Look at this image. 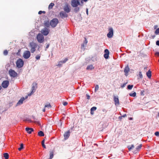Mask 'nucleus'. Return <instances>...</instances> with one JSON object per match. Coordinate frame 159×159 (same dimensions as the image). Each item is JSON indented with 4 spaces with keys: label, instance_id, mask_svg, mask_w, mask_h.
I'll return each mask as SVG.
<instances>
[{
    "label": "nucleus",
    "instance_id": "nucleus-17",
    "mask_svg": "<svg viewBox=\"0 0 159 159\" xmlns=\"http://www.w3.org/2000/svg\"><path fill=\"white\" fill-rule=\"evenodd\" d=\"M129 71V68L128 66L125 67L124 70V72L125 73V75L127 76L128 75V73Z\"/></svg>",
    "mask_w": 159,
    "mask_h": 159
},
{
    "label": "nucleus",
    "instance_id": "nucleus-52",
    "mask_svg": "<svg viewBox=\"0 0 159 159\" xmlns=\"http://www.w3.org/2000/svg\"><path fill=\"white\" fill-rule=\"evenodd\" d=\"M42 13V11H39V12H38V14H41Z\"/></svg>",
    "mask_w": 159,
    "mask_h": 159
},
{
    "label": "nucleus",
    "instance_id": "nucleus-6",
    "mask_svg": "<svg viewBox=\"0 0 159 159\" xmlns=\"http://www.w3.org/2000/svg\"><path fill=\"white\" fill-rule=\"evenodd\" d=\"M109 32L107 34V36L109 38H111L113 35V30L112 27H110L108 29Z\"/></svg>",
    "mask_w": 159,
    "mask_h": 159
},
{
    "label": "nucleus",
    "instance_id": "nucleus-63",
    "mask_svg": "<svg viewBox=\"0 0 159 159\" xmlns=\"http://www.w3.org/2000/svg\"><path fill=\"white\" fill-rule=\"evenodd\" d=\"M42 13H45V12L44 11H42Z\"/></svg>",
    "mask_w": 159,
    "mask_h": 159
},
{
    "label": "nucleus",
    "instance_id": "nucleus-53",
    "mask_svg": "<svg viewBox=\"0 0 159 159\" xmlns=\"http://www.w3.org/2000/svg\"><path fill=\"white\" fill-rule=\"evenodd\" d=\"M42 146L45 148H46V146L44 144H42Z\"/></svg>",
    "mask_w": 159,
    "mask_h": 159
},
{
    "label": "nucleus",
    "instance_id": "nucleus-42",
    "mask_svg": "<svg viewBox=\"0 0 159 159\" xmlns=\"http://www.w3.org/2000/svg\"><path fill=\"white\" fill-rule=\"evenodd\" d=\"M126 84H127V83H124L122 85H121V87L122 88H124V87H125V85H126Z\"/></svg>",
    "mask_w": 159,
    "mask_h": 159
},
{
    "label": "nucleus",
    "instance_id": "nucleus-30",
    "mask_svg": "<svg viewBox=\"0 0 159 159\" xmlns=\"http://www.w3.org/2000/svg\"><path fill=\"white\" fill-rule=\"evenodd\" d=\"M68 60V59L67 58H66L63 61H60V62H61V63H65Z\"/></svg>",
    "mask_w": 159,
    "mask_h": 159
},
{
    "label": "nucleus",
    "instance_id": "nucleus-36",
    "mask_svg": "<svg viewBox=\"0 0 159 159\" xmlns=\"http://www.w3.org/2000/svg\"><path fill=\"white\" fill-rule=\"evenodd\" d=\"M155 33L156 34H157L159 33V28L156 30Z\"/></svg>",
    "mask_w": 159,
    "mask_h": 159
},
{
    "label": "nucleus",
    "instance_id": "nucleus-22",
    "mask_svg": "<svg viewBox=\"0 0 159 159\" xmlns=\"http://www.w3.org/2000/svg\"><path fill=\"white\" fill-rule=\"evenodd\" d=\"M25 100V98H21L20 100L17 103L18 105H20L23 103V101Z\"/></svg>",
    "mask_w": 159,
    "mask_h": 159
},
{
    "label": "nucleus",
    "instance_id": "nucleus-51",
    "mask_svg": "<svg viewBox=\"0 0 159 159\" xmlns=\"http://www.w3.org/2000/svg\"><path fill=\"white\" fill-rule=\"evenodd\" d=\"M61 62H60V61L59 62V63L58 64L57 66H61Z\"/></svg>",
    "mask_w": 159,
    "mask_h": 159
},
{
    "label": "nucleus",
    "instance_id": "nucleus-18",
    "mask_svg": "<svg viewBox=\"0 0 159 159\" xmlns=\"http://www.w3.org/2000/svg\"><path fill=\"white\" fill-rule=\"evenodd\" d=\"M25 130L29 134H30L32 131H34V129L32 128L26 127L25 128Z\"/></svg>",
    "mask_w": 159,
    "mask_h": 159
},
{
    "label": "nucleus",
    "instance_id": "nucleus-4",
    "mask_svg": "<svg viewBox=\"0 0 159 159\" xmlns=\"http://www.w3.org/2000/svg\"><path fill=\"white\" fill-rule=\"evenodd\" d=\"M16 65L18 68H20L24 65V61L22 59H19L16 62Z\"/></svg>",
    "mask_w": 159,
    "mask_h": 159
},
{
    "label": "nucleus",
    "instance_id": "nucleus-55",
    "mask_svg": "<svg viewBox=\"0 0 159 159\" xmlns=\"http://www.w3.org/2000/svg\"><path fill=\"white\" fill-rule=\"evenodd\" d=\"M93 111H90V113H91V115H93V114H94V112H93Z\"/></svg>",
    "mask_w": 159,
    "mask_h": 159
},
{
    "label": "nucleus",
    "instance_id": "nucleus-64",
    "mask_svg": "<svg viewBox=\"0 0 159 159\" xmlns=\"http://www.w3.org/2000/svg\"><path fill=\"white\" fill-rule=\"evenodd\" d=\"M2 88L1 86L0 85V90Z\"/></svg>",
    "mask_w": 159,
    "mask_h": 159
},
{
    "label": "nucleus",
    "instance_id": "nucleus-57",
    "mask_svg": "<svg viewBox=\"0 0 159 159\" xmlns=\"http://www.w3.org/2000/svg\"><path fill=\"white\" fill-rule=\"evenodd\" d=\"M126 116V114H124V115H123L122 116V117H125V116Z\"/></svg>",
    "mask_w": 159,
    "mask_h": 159
},
{
    "label": "nucleus",
    "instance_id": "nucleus-2",
    "mask_svg": "<svg viewBox=\"0 0 159 159\" xmlns=\"http://www.w3.org/2000/svg\"><path fill=\"white\" fill-rule=\"evenodd\" d=\"M39 43H42L44 41V37L41 33H39L36 37Z\"/></svg>",
    "mask_w": 159,
    "mask_h": 159
},
{
    "label": "nucleus",
    "instance_id": "nucleus-49",
    "mask_svg": "<svg viewBox=\"0 0 159 159\" xmlns=\"http://www.w3.org/2000/svg\"><path fill=\"white\" fill-rule=\"evenodd\" d=\"M86 12L87 14L88 15V8H86Z\"/></svg>",
    "mask_w": 159,
    "mask_h": 159
},
{
    "label": "nucleus",
    "instance_id": "nucleus-50",
    "mask_svg": "<svg viewBox=\"0 0 159 159\" xmlns=\"http://www.w3.org/2000/svg\"><path fill=\"white\" fill-rule=\"evenodd\" d=\"M102 111L106 113L107 112V110L106 109H103L102 110Z\"/></svg>",
    "mask_w": 159,
    "mask_h": 159
},
{
    "label": "nucleus",
    "instance_id": "nucleus-59",
    "mask_svg": "<svg viewBox=\"0 0 159 159\" xmlns=\"http://www.w3.org/2000/svg\"><path fill=\"white\" fill-rule=\"evenodd\" d=\"M83 0H82V1H81V3H82V4H83Z\"/></svg>",
    "mask_w": 159,
    "mask_h": 159
},
{
    "label": "nucleus",
    "instance_id": "nucleus-37",
    "mask_svg": "<svg viewBox=\"0 0 159 159\" xmlns=\"http://www.w3.org/2000/svg\"><path fill=\"white\" fill-rule=\"evenodd\" d=\"M99 89V86L98 85H96L95 89V91H97Z\"/></svg>",
    "mask_w": 159,
    "mask_h": 159
},
{
    "label": "nucleus",
    "instance_id": "nucleus-16",
    "mask_svg": "<svg viewBox=\"0 0 159 159\" xmlns=\"http://www.w3.org/2000/svg\"><path fill=\"white\" fill-rule=\"evenodd\" d=\"M60 15L62 18L66 17L68 15L64 11H61L60 13Z\"/></svg>",
    "mask_w": 159,
    "mask_h": 159
},
{
    "label": "nucleus",
    "instance_id": "nucleus-33",
    "mask_svg": "<svg viewBox=\"0 0 159 159\" xmlns=\"http://www.w3.org/2000/svg\"><path fill=\"white\" fill-rule=\"evenodd\" d=\"M133 87V85H129L128 86L127 88L128 89H129V90H130Z\"/></svg>",
    "mask_w": 159,
    "mask_h": 159
},
{
    "label": "nucleus",
    "instance_id": "nucleus-23",
    "mask_svg": "<svg viewBox=\"0 0 159 159\" xmlns=\"http://www.w3.org/2000/svg\"><path fill=\"white\" fill-rule=\"evenodd\" d=\"M146 75L148 78H151V71L150 70H148V71L147 72Z\"/></svg>",
    "mask_w": 159,
    "mask_h": 159
},
{
    "label": "nucleus",
    "instance_id": "nucleus-48",
    "mask_svg": "<svg viewBox=\"0 0 159 159\" xmlns=\"http://www.w3.org/2000/svg\"><path fill=\"white\" fill-rule=\"evenodd\" d=\"M20 148H21L22 149L23 148V144L21 143V144H20Z\"/></svg>",
    "mask_w": 159,
    "mask_h": 159
},
{
    "label": "nucleus",
    "instance_id": "nucleus-3",
    "mask_svg": "<svg viewBox=\"0 0 159 159\" xmlns=\"http://www.w3.org/2000/svg\"><path fill=\"white\" fill-rule=\"evenodd\" d=\"M58 23V20L57 18L52 19L50 22V24L52 27H55Z\"/></svg>",
    "mask_w": 159,
    "mask_h": 159
},
{
    "label": "nucleus",
    "instance_id": "nucleus-27",
    "mask_svg": "<svg viewBox=\"0 0 159 159\" xmlns=\"http://www.w3.org/2000/svg\"><path fill=\"white\" fill-rule=\"evenodd\" d=\"M38 135L39 136H44L43 132L41 131H40L38 132Z\"/></svg>",
    "mask_w": 159,
    "mask_h": 159
},
{
    "label": "nucleus",
    "instance_id": "nucleus-54",
    "mask_svg": "<svg viewBox=\"0 0 159 159\" xmlns=\"http://www.w3.org/2000/svg\"><path fill=\"white\" fill-rule=\"evenodd\" d=\"M44 141L45 139H43L42 142V144H44Z\"/></svg>",
    "mask_w": 159,
    "mask_h": 159
},
{
    "label": "nucleus",
    "instance_id": "nucleus-60",
    "mask_svg": "<svg viewBox=\"0 0 159 159\" xmlns=\"http://www.w3.org/2000/svg\"><path fill=\"white\" fill-rule=\"evenodd\" d=\"M157 25L155 26L154 27V29H156L157 28Z\"/></svg>",
    "mask_w": 159,
    "mask_h": 159
},
{
    "label": "nucleus",
    "instance_id": "nucleus-31",
    "mask_svg": "<svg viewBox=\"0 0 159 159\" xmlns=\"http://www.w3.org/2000/svg\"><path fill=\"white\" fill-rule=\"evenodd\" d=\"M97 109V107H92L91 108L90 111H95Z\"/></svg>",
    "mask_w": 159,
    "mask_h": 159
},
{
    "label": "nucleus",
    "instance_id": "nucleus-38",
    "mask_svg": "<svg viewBox=\"0 0 159 159\" xmlns=\"http://www.w3.org/2000/svg\"><path fill=\"white\" fill-rule=\"evenodd\" d=\"M139 75L140 78H143V75L142 74V73H141V71L139 72Z\"/></svg>",
    "mask_w": 159,
    "mask_h": 159
},
{
    "label": "nucleus",
    "instance_id": "nucleus-44",
    "mask_svg": "<svg viewBox=\"0 0 159 159\" xmlns=\"http://www.w3.org/2000/svg\"><path fill=\"white\" fill-rule=\"evenodd\" d=\"M156 44L157 45L159 46V40L157 41L156 42Z\"/></svg>",
    "mask_w": 159,
    "mask_h": 159
},
{
    "label": "nucleus",
    "instance_id": "nucleus-46",
    "mask_svg": "<svg viewBox=\"0 0 159 159\" xmlns=\"http://www.w3.org/2000/svg\"><path fill=\"white\" fill-rule=\"evenodd\" d=\"M86 96H87V99H89L90 98V96L89 95H88L87 94L86 95Z\"/></svg>",
    "mask_w": 159,
    "mask_h": 159
},
{
    "label": "nucleus",
    "instance_id": "nucleus-58",
    "mask_svg": "<svg viewBox=\"0 0 159 159\" xmlns=\"http://www.w3.org/2000/svg\"><path fill=\"white\" fill-rule=\"evenodd\" d=\"M45 108H44L43 110V112H45Z\"/></svg>",
    "mask_w": 159,
    "mask_h": 159
},
{
    "label": "nucleus",
    "instance_id": "nucleus-14",
    "mask_svg": "<svg viewBox=\"0 0 159 159\" xmlns=\"http://www.w3.org/2000/svg\"><path fill=\"white\" fill-rule=\"evenodd\" d=\"M64 10L67 13H69L70 11V9L69 8V6L68 4L65 5Z\"/></svg>",
    "mask_w": 159,
    "mask_h": 159
},
{
    "label": "nucleus",
    "instance_id": "nucleus-15",
    "mask_svg": "<svg viewBox=\"0 0 159 159\" xmlns=\"http://www.w3.org/2000/svg\"><path fill=\"white\" fill-rule=\"evenodd\" d=\"M70 135V132L69 130H68L66 132H65L64 135V139H67L69 138Z\"/></svg>",
    "mask_w": 159,
    "mask_h": 159
},
{
    "label": "nucleus",
    "instance_id": "nucleus-1",
    "mask_svg": "<svg viewBox=\"0 0 159 159\" xmlns=\"http://www.w3.org/2000/svg\"><path fill=\"white\" fill-rule=\"evenodd\" d=\"M38 46V44L33 42H30L29 43V47L30 48V51L32 53H34L35 51L36 48Z\"/></svg>",
    "mask_w": 159,
    "mask_h": 159
},
{
    "label": "nucleus",
    "instance_id": "nucleus-28",
    "mask_svg": "<svg viewBox=\"0 0 159 159\" xmlns=\"http://www.w3.org/2000/svg\"><path fill=\"white\" fill-rule=\"evenodd\" d=\"M4 157L5 159H8L9 158V154L8 153H5L3 154Z\"/></svg>",
    "mask_w": 159,
    "mask_h": 159
},
{
    "label": "nucleus",
    "instance_id": "nucleus-26",
    "mask_svg": "<svg viewBox=\"0 0 159 159\" xmlns=\"http://www.w3.org/2000/svg\"><path fill=\"white\" fill-rule=\"evenodd\" d=\"M54 4L53 3H51L48 6V8L49 10L51 9L54 6Z\"/></svg>",
    "mask_w": 159,
    "mask_h": 159
},
{
    "label": "nucleus",
    "instance_id": "nucleus-5",
    "mask_svg": "<svg viewBox=\"0 0 159 159\" xmlns=\"http://www.w3.org/2000/svg\"><path fill=\"white\" fill-rule=\"evenodd\" d=\"M80 5V1L78 0H72L71 2V5L73 7H76Z\"/></svg>",
    "mask_w": 159,
    "mask_h": 159
},
{
    "label": "nucleus",
    "instance_id": "nucleus-34",
    "mask_svg": "<svg viewBox=\"0 0 159 159\" xmlns=\"http://www.w3.org/2000/svg\"><path fill=\"white\" fill-rule=\"evenodd\" d=\"M45 107H51V106L50 103L46 105L45 106Z\"/></svg>",
    "mask_w": 159,
    "mask_h": 159
},
{
    "label": "nucleus",
    "instance_id": "nucleus-10",
    "mask_svg": "<svg viewBox=\"0 0 159 159\" xmlns=\"http://www.w3.org/2000/svg\"><path fill=\"white\" fill-rule=\"evenodd\" d=\"M41 32L42 34L46 36L49 33V31L48 29L47 28H45L43 29H42Z\"/></svg>",
    "mask_w": 159,
    "mask_h": 159
},
{
    "label": "nucleus",
    "instance_id": "nucleus-9",
    "mask_svg": "<svg viewBox=\"0 0 159 159\" xmlns=\"http://www.w3.org/2000/svg\"><path fill=\"white\" fill-rule=\"evenodd\" d=\"M32 85L33 86L32 88V92L30 94H28V95L29 96H30L32 93L34 92L36 90L35 88L37 87V84L36 83H33Z\"/></svg>",
    "mask_w": 159,
    "mask_h": 159
},
{
    "label": "nucleus",
    "instance_id": "nucleus-61",
    "mask_svg": "<svg viewBox=\"0 0 159 159\" xmlns=\"http://www.w3.org/2000/svg\"><path fill=\"white\" fill-rule=\"evenodd\" d=\"M39 48H40V47H39V46H38V51H39Z\"/></svg>",
    "mask_w": 159,
    "mask_h": 159
},
{
    "label": "nucleus",
    "instance_id": "nucleus-43",
    "mask_svg": "<svg viewBox=\"0 0 159 159\" xmlns=\"http://www.w3.org/2000/svg\"><path fill=\"white\" fill-rule=\"evenodd\" d=\"M67 104L68 103L67 102H63V104L65 106L67 105Z\"/></svg>",
    "mask_w": 159,
    "mask_h": 159
},
{
    "label": "nucleus",
    "instance_id": "nucleus-39",
    "mask_svg": "<svg viewBox=\"0 0 159 159\" xmlns=\"http://www.w3.org/2000/svg\"><path fill=\"white\" fill-rule=\"evenodd\" d=\"M145 91L144 90H143L141 91L140 94L141 95L144 96V93Z\"/></svg>",
    "mask_w": 159,
    "mask_h": 159
},
{
    "label": "nucleus",
    "instance_id": "nucleus-20",
    "mask_svg": "<svg viewBox=\"0 0 159 159\" xmlns=\"http://www.w3.org/2000/svg\"><path fill=\"white\" fill-rule=\"evenodd\" d=\"M54 150H52L51 151H50V157L48 159H52L53 158L54 156Z\"/></svg>",
    "mask_w": 159,
    "mask_h": 159
},
{
    "label": "nucleus",
    "instance_id": "nucleus-40",
    "mask_svg": "<svg viewBox=\"0 0 159 159\" xmlns=\"http://www.w3.org/2000/svg\"><path fill=\"white\" fill-rule=\"evenodd\" d=\"M155 135L159 137V132L158 131L155 132Z\"/></svg>",
    "mask_w": 159,
    "mask_h": 159
},
{
    "label": "nucleus",
    "instance_id": "nucleus-24",
    "mask_svg": "<svg viewBox=\"0 0 159 159\" xmlns=\"http://www.w3.org/2000/svg\"><path fill=\"white\" fill-rule=\"evenodd\" d=\"M94 68L93 66L92 65H89L87 66L86 69L87 70H92Z\"/></svg>",
    "mask_w": 159,
    "mask_h": 159
},
{
    "label": "nucleus",
    "instance_id": "nucleus-45",
    "mask_svg": "<svg viewBox=\"0 0 159 159\" xmlns=\"http://www.w3.org/2000/svg\"><path fill=\"white\" fill-rule=\"evenodd\" d=\"M49 44H48L46 45V49H47L48 48H49Z\"/></svg>",
    "mask_w": 159,
    "mask_h": 159
},
{
    "label": "nucleus",
    "instance_id": "nucleus-19",
    "mask_svg": "<svg viewBox=\"0 0 159 159\" xmlns=\"http://www.w3.org/2000/svg\"><path fill=\"white\" fill-rule=\"evenodd\" d=\"M84 41L83 43L81 45V48H84L85 47V45H86L88 43V41L86 38H84Z\"/></svg>",
    "mask_w": 159,
    "mask_h": 159
},
{
    "label": "nucleus",
    "instance_id": "nucleus-13",
    "mask_svg": "<svg viewBox=\"0 0 159 159\" xmlns=\"http://www.w3.org/2000/svg\"><path fill=\"white\" fill-rule=\"evenodd\" d=\"M104 52L105 53L104 55V57L105 59H107L108 58L109 55V51L107 49H106Z\"/></svg>",
    "mask_w": 159,
    "mask_h": 159
},
{
    "label": "nucleus",
    "instance_id": "nucleus-56",
    "mask_svg": "<svg viewBox=\"0 0 159 159\" xmlns=\"http://www.w3.org/2000/svg\"><path fill=\"white\" fill-rule=\"evenodd\" d=\"M22 149V148L20 147L18 148V149L19 151H21Z\"/></svg>",
    "mask_w": 159,
    "mask_h": 159
},
{
    "label": "nucleus",
    "instance_id": "nucleus-12",
    "mask_svg": "<svg viewBox=\"0 0 159 159\" xmlns=\"http://www.w3.org/2000/svg\"><path fill=\"white\" fill-rule=\"evenodd\" d=\"M113 100L115 102V104L116 106H118L119 105V101L118 96H114Z\"/></svg>",
    "mask_w": 159,
    "mask_h": 159
},
{
    "label": "nucleus",
    "instance_id": "nucleus-41",
    "mask_svg": "<svg viewBox=\"0 0 159 159\" xmlns=\"http://www.w3.org/2000/svg\"><path fill=\"white\" fill-rule=\"evenodd\" d=\"M40 56L39 55H37L36 57L35 58L37 60H38L40 59Z\"/></svg>",
    "mask_w": 159,
    "mask_h": 159
},
{
    "label": "nucleus",
    "instance_id": "nucleus-32",
    "mask_svg": "<svg viewBox=\"0 0 159 159\" xmlns=\"http://www.w3.org/2000/svg\"><path fill=\"white\" fill-rule=\"evenodd\" d=\"M75 7L76 8H75L74 9V11L76 12H78L80 10V8L79 7Z\"/></svg>",
    "mask_w": 159,
    "mask_h": 159
},
{
    "label": "nucleus",
    "instance_id": "nucleus-21",
    "mask_svg": "<svg viewBox=\"0 0 159 159\" xmlns=\"http://www.w3.org/2000/svg\"><path fill=\"white\" fill-rule=\"evenodd\" d=\"M142 147V144H140L139 145L138 147H137V148H136V150L135 151H134V152H135V153H136L137 152H139L141 148Z\"/></svg>",
    "mask_w": 159,
    "mask_h": 159
},
{
    "label": "nucleus",
    "instance_id": "nucleus-11",
    "mask_svg": "<svg viewBox=\"0 0 159 159\" xmlns=\"http://www.w3.org/2000/svg\"><path fill=\"white\" fill-rule=\"evenodd\" d=\"M9 85V82L8 80H5L3 81L2 84V86L4 88H7Z\"/></svg>",
    "mask_w": 159,
    "mask_h": 159
},
{
    "label": "nucleus",
    "instance_id": "nucleus-25",
    "mask_svg": "<svg viewBox=\"0 0 159 159\" xmlns=\"http://www.w3.org/2000/svg\"><path fill=\"white\" fill-rule=\"evenodd\" d=\"M134 147V145L133 144H132L131 146H128L127 148L129 151H130Z\"/></svg>",
    "mask_w": 159,
    "mask_h": 159
},
{
    "label": "nucleus",
    "instance_id": "nucleus-35",
    "mask_svg": "<svg viewBox=\"0 0 159 159\" xmlns=\"http://www.w3.org/2000/svg\"><path fill=\"white\" fill-rule=\"evenodd\" d=\"M8 53V52L7 50H5L3 52V54L4 55H7Z\"/></svg>",
    "mask_w": 159,
    "mask_h": 159
},
{
    "label": "nucleus",
    "instance_id": "nucleus-29",
    "mask_svg": "<svg viewBox=\"0 0 159 159\" xmlns=\"http://www.w3.org/2000/svg\"><path fill=\"white\" fill-rule=\"evenodd\" d=\"M136 92H134V93H130L129 94V96H132V97H135L136 96Z\"/></svg>",
    "mask_w": 159,
    "mask_h": 159
},
{
    "label": "nucleus",
    "instance_id": "nucleus-47",
    "mask_svg": "<svg viewBox=\"0 0 159 159\" xmlns=\"http://www.w3.org/2000/svg\"><path fill=\"white\" fill-rule=\"evenodd\" d=\"M155 55H156L157 56H159V52H156L155 53Z\"/></svg>",
    "mask_w": 159,
    "mask_h": 159
},
{
    "label": "nucleus",
    "instance_id": "nucleus-62",
    "mask_svg": "<svg viewBox=\"0 0 159 159\" xmlns=\"http://www.w3.org/2000/svg\"><path fill=\"white\" fill-rule=\"evenodd\" d=\"M146 68H147V67H145L144 68V69L145 70H146Z\"/></svg>",
    "mask_w": 159,
    "mask_h": 159
},
{
    "label": "nucleus",
    "instance_id": "nucleus-8",
    "mask_svg": "<svg viewBox=\"0 0 159 159\" xmlns=\"http://www.w3.org/2000/svg\"><path fill=\"white\" fill-rule=\"evenodd\" d=\"M9 73L11 77H15L17 76V74L14 70L12 69H10L9 70Z\"/></svg>",
    "mask_w": 159,
    "mask_h": 159
},
{
    "label": "nucleus",
    "instance_id": "nucleus-7",
    "mask_svg": "<svg viewBox=\"0 0 159 159\" xmlns=\"http://www.w3.org/2000/svg\"><path fill=\"white\" fill-rule=\"evenodd\" d=\"M31 55L30 51H26L24 52L23 54V57L25 59H28L30 57Z\"/></svg>",
    "mask_w": 159,
    "mask_h": 159
}]
</instances>
